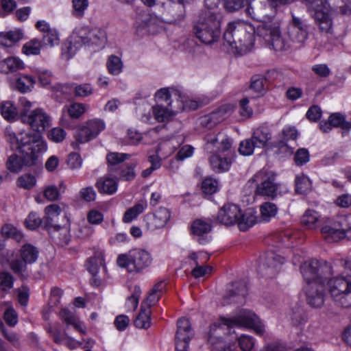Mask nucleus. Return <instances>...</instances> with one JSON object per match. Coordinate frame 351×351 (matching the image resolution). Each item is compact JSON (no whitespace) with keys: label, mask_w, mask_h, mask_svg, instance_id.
Here are the masks:
<instances>
[{"label":"nucleus","mask_w":351,"mask_h":351,"mask_svg":"<svg viewBox=\"0 0 351 351\" xmlns=\"http://www.w3.org/2000/svg\"><path fill=\"white\" fill-rule=\"evenodd\" d=\"M47 332L52 337L55 343L58 344H62L66 335L61 332L59 328L52 326L51 324H48Z\"/></svg>","instance_id":"4d7b16f0"},{"label":"nucleus","mask_w":351,"mask_h":351,"mask_svg":"<svg viewBox=\"0 0 351 351\" xmlns=\"http://www.w3.org/2000/svg\"><path fill=\"white\" fill-rule=\"evenodd\" d=\"M321 232L328 242L338 241L346 238L345 229L335 228L329 226H323Z\"/></svg>","instance_id":"e433bc0d"},{"label":"nucleus","mask_w":351,"mask_h":351,"mask_svg":"<svg viewBox=\"0 0 351 351\" xmlns=\"http://www.w3.org/2000/svg\"><path fill=\"white\" fill-rule=\"evenodd\" d=\"M117 180L108 177L101 178L96 182V186L99 193L110 195L117 191Z\"/></svg>","instance_id":"473e14b6"},{"label":"nucleus","mask_w":351,"mask_h":351,"mask_svg":"<svg viewBox=\"0 0 351 351\" xmlns=\"http://www.w3.org/2000/svg\"><path fill=\"white\" fill-rule=\"evenodd\" d=\"M250 89L263 96L266 93V79L263 76L255 75L251 78Z\"/></svg>","instance_id":"a18cd8bd"},{"label":"nucleus","mask_w":351,"mask_h":351,"mask_svg":"<svg viewBox=\"0 0 351 351\" xmlns=\"http://www.w3.org/2000/svg\"><path fill=\"white\" fill-rule=\"evenodd\" d=\"M321 215L315 210L308 209L301 217L302 224L308 229L317 228L320 222Z\"/></svg>","instance_id":"2f4dec72"},{"label":"nucleus","mask_w":351,"mask_h":351,"mask_svg":"<svg viewBox=\"0 0 351 351\" xmlns=\"http://www.w3.org/2000/svg\"><path fill=\"white\" fill-rule=\"evenodd\" d=\"M242 22H230L223 33L224 41L233 49L234 45H235V40L238 37L237 29L238 26L241 25Z\"/></svg>","instance_id":"ea45409f"},{"label":"nucleus","mask_w":351,"mask_h":351,"mask_svg":"<svg viewBox=\"0 0 351 351\" xmlns=\"http://www.w3.org/2000/svg\"><path fill=\"white\" fill-rule=\"evenodd\" d=\"M222 324L228 327H247L254 330L259 335H263L265 327L258 317L252 311L242 310L237 316L232 318H223Z\"/></svg>","instance_id":"1a4fd4ad"},{"label":"nucleus","mask_w":351,"mask_h":351,"mask_svg":"<svg viewBox=\"0 0 351 351\" xmlns=\"http://www.w3.org/2000/svg\"><path fill=\"white\" fill-rule=\"evenodd\" d=\"M234 152L230 149L228 151H221L213 153L209 158L211 169L216 173L228 171L234 159Z\"/></svg>","instance_id":"f3484780"},{"label":"nucleus","mask_w":351,"mask_h":351,"mask_svg":"<svg viewBox=\"0 0 351 351\" xmlns=\"http://www.w3.org/2000/svg\"><path fill=\"white\" fill-rule=\"evenodd\" d=\"M330 295L336 304L343 308L351 307V276H332L326 280Z\"/></svg>","instance_id":"20e7f679"},{"label":"nucleus","mask_w":351,"mask_h":351,"mask_svg":"<svg viewBox=\"0 0 351 351\" xmlns=\"http://www.w3.org/2000/svg\"><path fill=\"white\" fill-rule=\"evenodd\" d=\"M1 232L3 235L10 237L19 242L23 237V234L18 231L15 228L10 226H4L2 228Z\"/></svg>","instance_id":"0e129e2a"},{"label":"nucleus","mask_w":351,"mask_h":351,"mask_svg":"<svg viewBox=\"0 0 351 351\" xmlns=\"http://www.w3.org/2000/svg\"><path fill=\"white\" fill-rule=\"evenodd\" d=\"M35 26L43 34L42 38L39 40L43 48H51L59 44L60 38L58 31L51 27L45 21H38Z\"/></svg>","instance_id":"aec40b11"},{"label":"nucleus","mask_w":351,"mask_h":351,"mask_svg":"<svg viewBox=\"0 0 351 351\" xmlns=\"http://www.w3.org/2000/svg\"><path fill=\"white\" fill-rule=\"evenodd\" d=\"M21 121L23 123L28 124L31 128L36 131V133H27L28 134H39L44 132L51 125V119L50 116L42 108H36L32 111L29 114L23 112L21 116Z\"/></svg>","instance_id":"f8f14e48"},{"label":"nucleus","mask_w":351,"mask_h":351,"mask_svg":"<svg viewBox=\"0 0 351 351\" xmlns=\"http://www.w3.org/2000/svg\"><path fill=\"white\" fill-rule=\"evenodd\" d=\"M256 218L254 212L252 210H247L244 213H241L240 210L239 219L237 223L241 230L246 231L255 224Z\"/></svg>","instance_id":"c9c22d12"},{"label":"nucleus","mask_w":351,"mask_h":351,"mask_svg":"<svg viewBox=\"0 0 351 351\" xmlns=\"http://www.w3.org/2000/svg\"><path fill=\"white\" fill-rule=\"evenodd\" d=\"M93 93V88L90 84H75L74 86V95L77 97H86Z\"/></svg>","instance_id":"864d4df0"},{"label":"nucleus","mask_w":351,"mask_h":351,"mask_svg":"<svg viewBox=\"0 0 351 351\" xmlns=\"http://www.w3.org/2000/svg\"><path fill=\"white\" fill-rule=\"evenodd\" d=\"M202 189L206 194L212 195L217 190V182L211 178H207L202 183Z\"/></svg>","instance_id":"680f3d73"},{"label":"nucleus","mask_w":351,"mask_h":351,"mask_svg":"<svg viewBox=\"0 0 351 351\" xmlns=\"http://www.w3.org/2000/svg\"><path fill=\"white\" fill-rule=\"evenodd\" d=\"M332 127H340L345 131H349L351 129V123L346 121L345 117L341 113H332L328 118Z\"/></svg>","instance_id":"de8ad7c7"},{"label":"nucleus","mask_w":351,"mask_h":351,"mask_svg":"<svg viewBox=\"0 0 351 351\" xmlns=\"http://www.w3.org/2000/svg\"><path fill=\"white\" fill-rule=\"evenodd\" d=\"M141 293V290L140 287L135 286L133 293L128 298L126 305L128 308L134 311L137 308Z\"/></svg>","instance_id":"052dcab7"},{"label":"nucleus","mask_w":351,"mask_h":351,"mask_svg":"<svg viewBox=\"0 0 351 351\" xmlns=\"http://www.w3.org/2000/svg\"><path fill=\"white\" fill-rule=\"evenodd\" d=\"M17 143L20 156L11 155L6 162L8 169L16 173L23 167H32L40 166L39 160L40 154L47 150V143L39 134H14L10 138Z\"/></svg>","instance_id":"f257e3e1"},{"label":"nucleus","mask_w":351,"mask_h":351,"mask_svg":"<svg viewBox=\"0 0 351 351\" xmlns=\"http://www.w3.org/2000/svg\"><path fill=\"white\" fill-rule=\"evenodd\" d=\"M325 283H309L305 288L307 303L313 308H320L324 303Z\"/></svg>","instance_id":"412c9836"},{"label":"nucleus","mask_w":351,"mask_h":351,"mask_svg":"<svg viewBox=\"0 0 351 351\" xmlns=\"http://www.w3.org/2000/svg\"><path fill=\"white\" fill-rule=\"evenodd\" d=\"M109 73L112 75L119 74L123 68V62L120 58L117 56H110L106 63Z\"/></svg>","instance_id":"8fccbe9b"},{"label":"nucleus","mask_w":351,"mask_h":351,"mask_svg":"<svg viewBox=\"0 0 351 351\" xmlns=\"http://www.w3.org/2000/svg\"><path fill=\"white\" fill-rule=\"evenodd\" d=\"M307 25L299 17L292 16L291 23L288 26L287 36L291 41V46L298 45L301 46L308 36Z\"/></svg>","instance_id":"dca6fc26"},{"label":"nucleus","mask_w":351,"mask_h":351,"mask_svg":"<svg viewBox=\"0 0 351 351\" xmlns=\"http://www.w3.org/2000/svg\"><path fill=\"white\" fill-rule=\"evenodd\" d=\"M252 138L257 148H264L271 138V131L267 126H261L254 131Z\"/></svg>","instance_id":"cd10ccee"},{"label":"nucleus","mask_w":351,"mask_h":351,"mask_svg":"<svg viewBox=\"0 0 351 351\" xmlns=\"http://www.w3.org/2000/svg\"><path fill=\"white\" fill-rule=\"evenodd\" d=\"M239 345L243 351H251L254 346V341L247 335H241L239 339Z\"/></svg>","instance_id":"774afa93"},{"label":"nucleus","mask_w":351,"mask_h":351,"mask_svg":"<svg viewBox=\"0 0 351 351\" xmlns=\"http://www.w3.org/2000/svg\"><path fill=\"white\" fill-rule=\"evenodd\" d=\"M282 139L276 141L275 145L278 147H283L287 145L289 140H295L298 137V131L295 127L287 126L282 131Z\"/></svg>","instance_id":"49530a36"},{"label":"nucleus","mask_w":351,"mask_h":351,"mask_svg":"<svg viewBox=\"0 0 351 351\" xmlns=\"http://www.w3.org/2000/svg\"><path fill=\"white\" fill-rule=\"evenodd\" d=\"M43 220L34 213H31L25 219V223L28 229L35 230L38 228Z\"/></svg>","instance_id":"338daca9"},{"label":"nucleus","mask_w":351,"mask_h":351,"mask_svg":"<svg viewBox=\"0 0 351 351\" xmlns=\"http://www.w3.org/2000/svg\"><path fill=\"white\" fill-rule=\"evenodd\" d=\"M106 128V123L101 119H93L87 121L80 128L75 135L76 141L84 143L96 138Z\"/></svg>","instance_id":"4468645a"},{"label":"nucleus","mask_w":351,"mask_h":351,"mask_svg":"<svg viewBox=\"0 0 351 351\" xmlns=\"http://www.w3.org/2000/svg\"><path fill=\"white\" fill-rule=\"evenodd\" d=\"M255 148H257L256 145L251 137L240 143L239 152L243 156H250L253 154Z\"/></svg>","instance_id":"5fc2aeb1"},{"label":"nucleus","mask_w":351,"mask_h":351,"mask_svg":"<svg viewBox=\"0 0 351 351\" xmlns=\"http://www.w3.org/2000/svg\"><path fill=\"white\" fill-rule=\"evenodd\" d=\"M84 112V105L80 103H73L67 108V112L72 119H78Z\"/></svg>","instance_id":"e2e57ef3"},{"label":"nucleus","mask_w":351,"mask_h":351,"mask_svg":"<svg viewBox=\"0 0 351 351\" xmlns=\"http://www.w3.org/2000/svg\"><path fill=\"white\" fill-rule=\"evenodd\" d=\"M170 217L169 210L166 208L161 207L154 213L150 223L154 228H162L170 219Z\"/></svg>","instance_id":"7c9ffc66"},{"label":"nucleus","mask_w":351,"mask_h":351,"mask_svg":"<svg viewBox=\"0 0 351 351\" xmlns=\"http://www.w3.org/2000/svg\"><path fill=\"white\" fill-rule=\"evenodd\" d=\"M247 15L253 19L263 23H268L266 21L267 14L265 13V5L261 3H250L245 10Z\"/></svg>","instance_id":"393cba45"},{"label":"nucleus","mask_w":351,"mask_h":351,"mask_svg":"<svg viewBox=\"0 0 351 351\" xmlns=\"http://www.w3.org/2000/svg\"><path fill=\"white\" fill-rule=\"evenodd\" d=\"M24 68L23 62L15 57H8L0 61V72L5 74L16 72Z\"/></svg>","instance_id":"bb28decb"},{"label":"nucleus","mask_w":351,"mask_h":351,"mask_svg":"<svg viewBox=\"0 0 351 351\" xmlns=\"http://www.w3.org/2000/svg\"><path fill=\"white\" fill-rule=\"evenodd\" d=\"M117 264L126 268L129 272L139 273L148 267L152 262L149 253L141 249L130 251L128 254H121L117 258Z\"/></svg>","instance_id":"423d86ee"},{"label":"nucleus","mask_w":351,"mask_h":351,"mask_svg":"<svg viewBox=\"0 0 351 351\" xmlns=\"http://www.w3.org/2000/svg\"><path fill=\"white\" fill-rule=\"evenodd\" d=\"M257 34L269 43L275 51H287L292 47L291 41L286 38L287 34L281 36L279 25L276 23L269 21L258 25Z\"/></svg>","instance_id":"39448f33"},{"label":"nucleus","mask_w":351,"mask_h":351,"mask_svg":"<svg viewBox=\"0 0 351 351\" xmlns=\"http://www.w3.org/2000/svg\"><path fill=\"white\" fill-rule=\"evenodd\" d=\"M2 116L8 120L14 119L17 114L16 108L9 101L1 106Z\"/></svg>","instance_id":"bf43d9fd"},{"label":"nucleus","mask_w":351,"mask_h":351,"mask_svg":"<svg viewBox=\"0 0 351 351\" xmlns=\"http://www.w3.org/2000/svg\"><path fill=\"white\" fill-rule=\"evenodd\" d=\"M240 208L235 204H228L223 205L219 210L216 217H213L214 222L226 226L234 225L239 219Z\"/></svg>","instance_id":"6ab92c4d"},{"label":"nucleus","mask_w":351,"mask_h":351,"mask_svg":"<svg viewBox=\"0 0 351 351\" xmlns=\"http://www.w3.org/2000/svg\"><path fill=\"white\" fill-rule=\"evenodd\" d=\"M38 249L31 244H25L20 250V256L25 263L27 264H32L36 262L38 257Z\"/></svg>","instance_id":"f704fd0d"},{"label":"nucleus","mask_w":351,"mask_h":351,"mask_svg":"<svg viewBox=\"0 0 351 351\" xmlns=\"http://www.w3.org/2000/svg\"><path fill=\"white\" fill-rule=\"evenodd\" d=\"M86 269L91 275L97 274L99 267H104V259L101 254L89 258L86 261Z\"/></svg>","instance_id":"09e8293b"},{"label":"nucleus","mask_w":351,"mask_h":351,"mask_svg":"<svg viewBox=\"0 0 351 351\" xmlns=\"http://www.w3.org/2000/svg\"><path fill=\"white\" fill-rule=\"evenodd\" d=\"M237 32L239 36L235 40L236 43L233 49L235 50L234 53L243 55L250 51L253 47L254 28L242 22V24L238 26Z\"/></svg>","instance_id":"ddd939ff"},{"label":"nucleus","mask_w":351,"mask_h":351,"mask_svg":"<svg viewBox=\"0 0 351 351\" xmlns=\"http://www.w3.org/2000/svg\"><path fill=\"white\" fill-rule=\"evenodd\" d=\"M261 217L263 221H268L276 216L278 207L276 204L270 202H263L260 206Z\"/></svg>","instance_id":"37998d69"},{"label":"nucleus","mask_w":351,"mask_h":351,"mask_svg":"<svg viewBox=\"0 0 351 351\" xmlns=\"http://www.w3.org/2000/svg\"><path fill=\"white\" fill-rule=\"evenodd\" d=\"M45 228L54 239H58L60 242L66 243L69 241L67 228L58 224L56 219L61 213V208L58 204H51L45 208Z\"/></svg>","instance_id":"6e6552de"},{"label":"nucleus","mask_w":351,"mask_h":351,"mask_svg":"<svg viewBox=\"0 0 351 351\" xmlns=\"http://www.w3.org/2000/svg\"><path fill=\"white\" fill-rule=\"evenodd\" d=\"M59 315L62 321L65 323L67 326H73L79 332L85 333V328L83 327L82 323L79 321L73 312L67 308H62L60 311Z\"/></svg>","instance_id":"c85d7f7f"},{"label":"nucleus","mask_w":351,"mask_h":351,"mask_svg":"<svg viewBox=\"0 0 351 351\" xmlns=\"http://www.w3.org/2000/svg\"><path fill=\"white\" fill-rule=\"evenodd\" d=\"M43 48L41 43L38 39H32L25 43L23 47V51L27 56L29 55H38L40 52V49Z\"/></svg>","instance_id":"3c124183"},{"label":"nucleus","mask_w":351,"mask_h":351,"mask_svg":"<svg viewBox=\"0 0 351 351\" xmlns=\"http://www.w3.org/2000/svg\"><path fill=\"white\" fill-rule=\"evenodd\" d=\"M168 106L162 104H157L152 107L154 117L158 122L169 121L175 115L174 112Z\"/></svg>","instance_id":"c756f323"},{"label":"nucleus","mask_w":351,"mask_h":351,"mask_svg":"<svg viewBox=\"0 0 351 351\" xmlns=\"http://www.w3.org/2000/svg\"><path fill=\"white\" fill-rule=\"evenodd\" d=\"M14 282L13 276L8 272H0V289L7 291L12 288Z\"/></svg>","instance_id":"6e6d98bb"},{"label":"nucleus","mask_w":351,"mask_h":351,"mask_svg":"<svg viewBox=\"0 0 351 351\" xmlns=\"http://www.w3.org/2000/svg\"><path fill=\"white\" fill-rule=\"evenodd\" d=\"M233 289L223 297V300L230 302H242L247 294V287L245 282H237L233 284Z\"/></svg>","instance_id":"5701e85b"},{"label":"nucleus","mask_w":351,"mask_h":351,"mask_svg":"<svg viewBox=\"0 0 351 351\" xmlns=\"http://www.w3.org/2000/svg\"><path fill=\"white\" fill-rule=\"evenodd\" d=\"M36 178L31 174L23 175L16 180V184L19 187L28 190L32 189L36 185Z\"/></svg>","instance_id":"603ef678"},{"label":"nucleus","mask_w":351,"mask_h":351,"mask_svg":"<svg viewBox=\"0 0 351 351\" xmlns=\"http://www.w3.org/2000/svg\"><path fill=\"white\" fill-rule=\"evenodd\" d=\"M308 9L314 11L313 17L320 30L325 33H330L332 21L330 10L325 0H304Z\"/></svg>","instance_id":"9d476101"},{"label":"nucleus","mask_w":351,"mask_h":351,"mask_svg":"<svg viewBox=\"0 0 351 351\" xmlns=\"http://www.w3.org/2000/svg\"><path fill=\"white\" fill-rule=\"evenodd\" d=\"M151 310L141 304V311L134 320V325L139 328H148L151 325Z\"/></svg>","instance_id":"4c0bfd02"},{"label":"nucleus","mask_w":351,"mask_h":351,"mask_svg":"<svg viewBox=\"0 0 351 351\" xmlns=\"http://www.w3.org/2000/svg\"><path fill=\"white\" fill-rule=\"evenodd\" d=\"M88 5V0H73V14L77 17H82Z\"/></svg>","instance_id":"69168bd1"},{"label":"nucleus","mask_w":351,"mask_h":351,"mask_svg":"<svg viewBox=\"0 0 351 351\" xmlns=\"http://www.w3.org/2000/svg\"><path fill=\"white\" fill-rule=\"evenodd\" d=\"M213 223H215L213 218H208L206 220H195L191 226L193 234L197 236H202L205 234H208L212 229Z\"/></svg>","instance_id":"72a5a7b5"},{"label":"nucleus","mask_w":351,"mask_h":351,"mask_svg":"<svg viewBox=\"0 0 351 351\" xmlns=\"http://www.w3.org/2000/svg\"><path fill=\"white\" fill-rule=\"evenodd\" d=\"M130 157V154L118 153V152H110L107 154L106 160L108 165V171L110 175H114V173H117V170L120 167L123 162L128 160Z\"/></svg>","instance_id":"a878e982"},{"label":"nucleus","mask_w":351,"mask_h":351,"mask_svg":"<svg viewBox=\"0 0 351 351\" xmlns=\"http://www.w3.org/2000/svg\"><path fill=\"white\" fill-rule=\"evenodd\" d=\"M137 165L136 161H132L130 162L122 164L119 167L117 173H114L112 176L125 181L133 180L136 176L135 168Z\"/></svg>","instance_id":"b1692460"},{"label":"nucleus","mask_w":351,"mask_h":351,"mask_svg":"<svg viewBox=\"0 0 351 351\" xmlns=\"http://www.w3.org/2000/svg\"><path fill=\"white\" fill-rule=\"evenodd\" d=\"M194 335L191 323L186 318L182 317L177 322V330L175 343H178L179 347H182L184 343H189Z\"/></svg>","instance_id":"4be33fe9"},{"label":"nucleus","mask_w":351,"mask_h":351,"mask_svg":"<svg viewBox=\"0 0 351 351\" xmlns=\"http://www.w3.org/2000/svg\"><path fill=\"white\" fill-rule=\"evenodd\" d=\"M310 155L308 149H298L294 155V162L298 166H302L309 161Z\"/></svg>","instance_id":"13d9d810"},{"label":"nucleus","mask_w":351,"mask_h":351,"mask_svg":"<svg viewBox=\"0 0 351 351\" xmlns=\"http://www.w3.org/2000/svg\"><path fill=\"white\" fill-rule=\"evenodd\" d=\"M304 279L309 283H325L333 275L332 266L324 261L312 259L300 266Z\"/></svg>","instance_id":"7ed1b4c3"},{"label":"nucleus","mask_w":351,"mask_h":351,"mask_svg":"<svg viewBox=\"0 0 351 351\" xmlns=\"http://www.w3.org/2000/svg\"><path fill=\"white\" fill-rule=\"evenodd\" d=\"M23 38L21 30L10 31L6 33H0V45L3 47H11Z\"/></svg>","instance_id":"a19ab883"},{"label":"nucleus","mask_w":351,"mask_h":351,"mask_svg":"<svg viewBox=\"0 0 351 351\" xmlns=\"http://www.w3.org/2000/svg\"><path fill=\"white\" fill-rule=\"evenodd\" d=\"M36 83V80L31 75H23L16 79L15 88L21 93L30 92Z\"/></svg>","instance_id":"58836bf2"},{"label":"nucleus","mask_w":351,"mask_h":351,"mask_svg":"<svg viewBox=\"0 0 351 351\" xmlns=\"http://www.w3.org/2000/svg\"><path fill=\"white\" fill-rule=\"evenodd\" d=\"M74 34L76 35L75 42H81L89 47L103 48L107 42L106 33L101 28L89 29L88 27H82L76 29Z\"/></svg>","instance_id":"9b49d317"},{"label":"nucleus","mask_w":351,"mask_h":351,"mask_svg":"<svg viewBox=\"0 0 351 351\" xmlns=\"http://www.w3.org/2000/svg\"><path fill=\"white\" fill-rule=\"evenodd\" d=\"M284 258L273 252H267L258 267V271L265 276L272 277L279 271Z\"/></svg>","instance_id":"a211bd4d"},{"label":"nucleus","mask_w":351,"mask_h":351,"mask_svg":"<svg viewBox=\"0 0 351 351\" xmlns=\"http://www.w3.org/2000/svg\"><path fill=\"white\" fill-rule=\"evenodd\" d=\"M208 341L211 351H232L235 348L234 343H227L223 339L210 335Z\"/></svg>","instance_id":"79ce46f5"},{"label":"nucleus","mask_w":351,"mask_h":351,"mask_svg":"<svg viewBox=\"0 0 351 351\" xmlns=\"http://www.w3.org/2000/svg\"><path fill=\"white\" fill-rule=\"evenodd\" d=\"M276 179V175L271 171L263 169L257 172L252 178L256 183L255 195L274 199L280 187Z\"/></svg>","instance_id":"0eeeda50"},{"label":"nucleus","mask_w":351,"mask_h":351,"mask_svg":"<svg viewBox=\"0 0 351 351\" xmlns=\"http://www.w3.org/2000/svg\"><path fill=\"white\" fill-rule=\"evenodd\" d=\"M204 149L209 153H215L221 151H228L231 149L232 141L221 132L208 133L204 136Z\"/></svg>","instance_id":"2eb2a0df"},{"label":"nucleus","mask_w":351,"mask_h":351,"mask_svg":"<svg viewBox=\"0 0 351 351\" xmlns=\"http://www.w3.org/2000/svg\"><path fill=\"white\" fill-rule=\"evenodd\" d=\"M222 16L210 10H202L193 21L192 32L197 38L206 45L217 41L221 36Z\"/></svg>","instance_id":"f03ea898"},{"label":"nucleus","mask_w":351,"mask_h":351,"mask_svg":"<svg viewBox=\"0 0 351 351\" xmlns=\"http://www.w3.org/2000/svg\"><path fill=\"white\" fill-rule=\"evenodd\" d=\"M295 192L298 194H304L308 192L311 188L310 179L302 173L296 176L295 179Z\"/></svg>","instance_id":"c03bdc74"}]
</instances>
